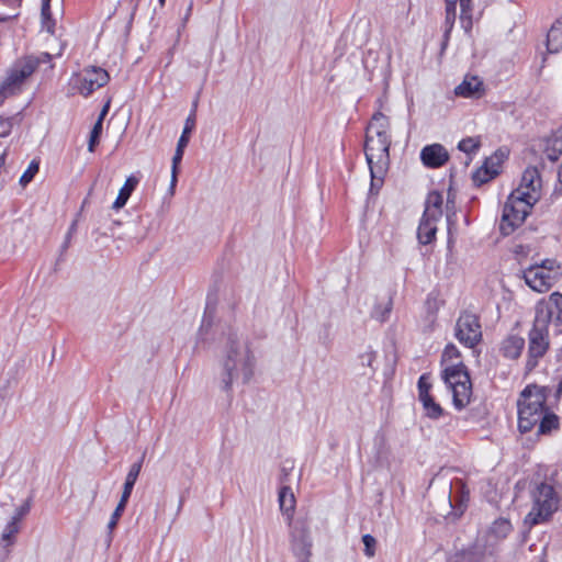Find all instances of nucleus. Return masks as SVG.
<instances>
[{"instance_id":"nucleus-30","label":"nucleus","mask_w":562,"mask_h":562,"mask_svg":"<svg viewBox=\"0 0 562 562\" xmlns=\"http://www.w3.org/2000/svg\"><path fill=\"white\" fill-rule=\"evenodd\" d=\"M480 147H481V137L480 136L463 138L458 144V148L468 155L475 154Z\"/></svg>"},{"instance_id":"nucleus-25","label":"nucleus","mask_w":562,"mask_h":562,"mask_svg":"<svg viewBox=\"0 0 562 562\" xmlns=\"http://www.w3.org/2000/svg\"><path fill=\"white\" fill-rule=\"evenodd\" d=\"M279 505L280 509L286 515H291L295 507V498L292 490L288 486H283L279 492Z\"/></svg>"},{"instance_id":"nucleus-17","label":"nucleus","mask_w":562,"mask_h":562,"mask_svg":"<svg viewBox=\"0 0 562 562\" xmlns=\"http://www.w3.org/2000/svg\"><path fill=\"white\" fill-rule=\"evenodd\" d=\"M485 92L486 88L483 79L470 74L454 88V94L465 99H480Z\"/></svg>"},{"instance_id":"nucleus-22","label":"nucleus","mask_w":562,"mask_h":562,"mask_svg":"<svg viewBox=\"0 0 562 562\" xmlns=\"http://www.w3.org/2000/svg\"><path fill=\"white\" fill-rule=\"evenodd\" d=\"M547 48L549 53L562 49V16L552 24L547 34Z\"/></svg>"},{"instance_id":"nucleus-35","label":"nucleus","mask_w":562,"mask_h":562,"mask_svg":"<svg viewBox=\"0 0 562 562\" xmlns=\"http://www.w3.org/2000/svg\"><path fill=\"white\" fill-rule=\"evenodd\" d=\"M362 542L364 544V554L368 558H373L375 555L376 540L371 535L362 536Z\"/></svg>"},{"instance_id":"nucleus-1","label":"nucleus","mask_w":562,"mask_h":562,"mask_svg":"<svg viewBox=\"0 0 562 562\" xmlns=\"http://www.w3.org/2000/svg\"><path fill=\"white\" fill-rule=\"evenodd\" d=\"M221 351V383L229 391L234 383H247L254 375L256 358L246 338L233 329L224 333Z\"/></svg>"},{"instance_id":"nucleus-49","label":"nucleus","mask_w":562,"mask_h":562,"mask_svg":"<svg viewBox=\"0 0 562 562\" xmlns=\"http://www.w3.org/2000/svg\"><path fill=\"white\" fill-rule=\"evenodd\" d=\"M161 5H164L165 0H158Z\"/></svg>"},{"instance_id":"nucleus-31","label":"nucleus","mask_w":562,"mask_h":562,"mask_svg":"<svg viewBox=\"0 0 562 562\" xmlns=\"http://www.w3.org/2000/svg\"><path fill=\"white\" fill-rule=\"evenodd\" d=\"M127 502H123L120 499L119 504L116 505L114 512L111 515L110 521L108 522V530L110 533L116 528L120 518L122 517Z\"/></svg>"},{"instance_id":"nucleus-47","label":"nucleus","mask_w":562,"mask_h":562,"mask_svg":"<svg viewBox=\"0 0 562 562\" xmlns=\"http://www.w3.org/2000/svg\"><path fill=\"white\" fill-rule=\"evenodd\" d=\"M70 239H68V234L66 235L65 241H64V249H66L69 246Z\"/></svg>"},{"instance_id":"nucleus-27","label":"nucleus","mask_w":562,"mask_h":562,"mask_svg":"<svg viewBox=\"0 0 562 562\" xmlns=\"http://www.w3.org/2000/svg\"><path fill=\"white\" fill-rule=\"evenodd\" d=\"M419 401L423 404V408L427 417L438 419L442 415L443 411L441 406L434 400L431 395H424V397H420Z\"/></svg>"},{"instance_id":"nucleus-39","label":"nucleus","mask_w":562,"mask_h":562,"mask_svg":"<svg viewBox=\"0 0 562 562\" xmlns=\"http://www.w3.org/2000/svg\"><path fill=\"white\" fill-rule=\"evenodd\" d=\"M431 384L426 374H423L418 380V398L424 397V395H430Z\"/></svg>"},{"instance_id":"nucleus-34","label":"nucleus","mask_w":562,"mask_h":562,"mask_svg":"<svg viewBox=\"0 0 562 562\" xmlns=\"http://www.w3.org/2000/svg\"><path fill=\"white\" fill-rule=\"evenodd\" d=\"M102 123L100 121H97L93 125V128L90 133V139L88 144V150L90 153L94 151L95 145L99 143V137L102 133Z\"/></svg>"},{"instance_id":"nucleus-20","label":"nucleus","mask_w":562,"mask_h":562,"mask_svg":"<svg viewBox=\"0 0 562 562\" xmlns=\"http://www.w3.org/2000/svg\"><path fill=\"white\" fill-rule=\"evenodd\" d=\"M525 348V339L518 335H509L504 338L499 346V352L507 359H517Z\"/></svg>"},{"instance_id":"nucleus-3","label":"nucleus","mask_w":562,"mask_h":562,"mask_svg":"<svg viewBox=\"0 0 562 562\" xmlns=\"http://www.w3.org/2000/svg\"><path fill=\"white\" fill-rule=\"evenodd\" d=\"M548 389L537 384L527 385L517 400L518 428L530 431L538 425V434H548L557 429L559 420L547 405Z\"/></svg>"},{"instance_id":"nucleus-15","label":"nucleus","mask_w":562,"mask_h":562,"mask_svg":"<svg viewBox=\"0 0 562 562\" xmlns=\"http://www.w3.org/2000/svg\"><path fill=\"white\" fill-rule=\"evenodd\" d=\"M32 72H8L0 79V106L5 99L22 92Z\"/></svg>"},{"instance_id":"nucleus-40","label":"nucleus","mask_w":562,"mask_h":562,"mask_svg":"<svg viewBox=\"0 0 562 562\" xmlns=\"http://www.w3.org/2000/svg\"><path fill=\"white\" fill-rule=\"evenodd\" d=\"M136 481H137L136 479L130 477L126 475L124 486H123V492L121 495V499L123 502H128V498L132 494V491H133V487H134Z\"/></svg>"},{"instance_id":"nucleus-32","label":"nucleus","mask_w":562,"mask_h":562,"mask_svg":"<svg viewBox=\"0 0 562 562\" xmlns=\"http://www.w3.org/2000/svg\"><path fill=\"white\" fill-rule=\"evenodd\" d=\"M40 164L36 160H32L27 167V169L23 172V175L20 178V184L22 187H25L29 184L35 175L38 172Z\"/></svg>"},{"instance_id":"nucleus-28","label":"nucleus","mask_w":562,"mask_h":562,"mask_svg":"<svg viewBox=\"0 0 562 562\" xmlns=\"http://www.w3.org/2000/svg\"><path fill=\"white\" fill-rule=\"evenodd\" d=\"M20 531V526L16 521L10 520L2 530L1 542L3 547H10L14 543L15 536Z\"/></svg>"},{"instance_id":"nucleus-5","label":"nucleus","mask_w":562,"mask_h":562,"mask_svg":"<svg viewBox=\"0 0 562 562\" xmlns=\"http://www.w3.org/2000/svg\"><path fill=\"white\" fill-rule=\"evenodd\" d=\"M443 379L452 392L453 405L462 409L470 403L472 385L470 376L462 362H452L446 366Z\"/></svg>"},{"instance_id":"nucleus-48","label":"nucleus","mask_w":562,"mask_h":562,"mask_svg":"<svg viewBox=\"0 0 562 562\" xmlns=\"http://www.w3.org/2000/svg\"><path fill=\"white\" fill-rule=\"evenodd\" d=\"M4 160H5V154H2L0 156V167H2L4 165Z\"/></svg>"},{"instance_id":"nucleus-41","label":"nucleus","mask_w":562,"mask_h":562,"mask_svg":"<svg viewBox=\"0 0 562 562\" xmlns=\"http://www.w3.org/2000/svg\"><path fill=\"white\" fill-rule=\"evenodd\" d=\"M142 463H143V459H140L139 461L133 463L128 470V473H127V476L130 477H134L137 480L139 473H140V470H142Z\"/></svg>"},{"instance_id":"nucleus-43","label":"nucleus","mask_w":562,"mask_h":562,"mask_svg":"<svg viewBox=\"0 0 562 562\" xmlns=\"http://www.w3.org/2000/svg\"><path fill=\"white\" fill-rule=\"evenodd\" d=\"M109 103H106L103 109L101 110L100 114H99V117L97 121H100L102 124H103V120L105 117V115L108 114V111H109Z\"/></svg>"},{"instance_id":"nucleus-9","label":"nucleus","mask_w":562,"mask_h":562,"mask_svg":"<svg viewBox=\"0 0 562 562\" xmlns=\"http://www.w3.org/2000/svg\"><path fill=\"white\" fill-rule=\"evenodd\" d=\"M547 315V311L541 310L540 316H535L532 328L529 331L527 371L533 370L538 364V360L549 349V326L546 324Z\"/></svg>"},{"instance_id":"nucleus-38","label":"nucleus","mask_w":562,"mask_h":562,"mask_svg":"<svg viewBox=\"0 0 562 562\" xmlns=\"http://www.w3.org/2000/svg\"><path fill=\"white\" fill-rule=\"evenodd\" d=\"M31 509V499H26L20 507H18L12 516V520L18 524L23 519L24 516L29 514Z\"/></svg>"},{"instance_id":"nucleus-21","label":"nucleus","mask_w":562,"mask_h":562,"mask_svg":"<svg viewBox=\"0 0 562 562\" xmlns=\"http://www.w3.org/2000/svg\"><path fill=\"white\" fill-rule=\"evenodd\" d=\"M512 524L508 519L498 518L496 519L487 531V542L494 544L505 539L512 532Z\"/></svg>"},{"instance_id":"nucleus-24","label":"nucleus","mask_w":562,"mask_h":562,"mask_svg":"<svg viewBox=\"0 0 562 562\" xmlns=\"http://www.w3.org/2000/svg\"><path fill=\"white\" fill-rule=\"evenodd\" d=\"M184 138L182 140H178L177 148L175 155L172 157V166H171V179H170V193L173 194L175 188L178 181V171L179 165L182 160L184 153Z\"/></svg>"},{"instance_id":"nucleus-10","label":"nucleus","mask_w":562,"mask_h":562,"mask_svg":"<svg viewBox=\"0 0 562 562\" xmlns=\"http://www.w3.org/2000/svg\"><path fill=\"white\" fill-rule=\"evenodd\" d=\"M109 80V72H74L68 80L69 92L88 97L95 89L105 86Z\"/></svg>"},{"instance_id":"nucleus-19","label":"nucleus","mask_w":562,"mask_h":562,"mask_svg":"<svg viewBox=\"0 0 562 562\" xmlns=\"http://www.w3.org/2000/svg\"><path fill=\"white\" fill-rule=\"evenodd\" d=\"M420 158L425 166L438 168L447 162L449 155L442 145L432 144L422 149Z\"/></svg>"},{"instance_id":"nucleus-26","label":"nucleus","mask_w":562,"mask_h":562,"mask_svg":"<svg viewBox=\"0 0 562 562\" xmlns=\"http://www.w3.org/2000/svg\"><path fill=\"white\" fill-rule=\"evenodd\" d=\"M50 64V55L47 53H41L38 56L26 57V65L24 70H36L38 68H53Z\"/></svg>"},{"instance_id":"nucleus-42","label":"nucleus","mask_w":562,"mask_h":562,"mask_svg":"<svg viewBox=\"0 0 562 562\" xmlns=\"http://www.w3.org/2000/svg\"><path fill=\"white\" fill-rule=\"evenodd\" d=\"M211 327V323L206 319V317H204L203 322H202V325H201V328H200V336L203 338V339H206V334H207V330L209 328Z\"/></svg>"},{"instance_id":"nucleus-16","label":"nucleus","mask_w":562,"mask_h":562,"mask_svg":"<svg viewBox=\"0 0 562 562\" xmlns=\"http://www.w3.org/2000/svg\"><path fill=\"white\" fill-rule=\"evenodd\" d=\"M446 2V21L453 24L457 18V4L460 5V19L464 29L472 26V0H445Z\"/></svg>"},{"instance_id":"nucleus-36","label":"nucleus","mask_w":562,"mask_h":562,"mask_svg":"<svg viewBox=\"0 0 562 562\" xmlns=\"http://www.w3.org/2000/svg\"><path fill=\"white\" fill-rule=\"evenodd\" d=\"M49 1L50 0H43L42 18H43L44 27L47 30V32L53 33V24L50 23Z\"/></svg>"},{"instance_id":"nucleus-44","label":"nucleus","mask_w":562,"mask_h":562,"mask_svg":"<svg viewBox=\"0 0 562 562\" xmlns=\"http://www.w3.org/2000/svg\"><path fill=\"white\" fill-rule=\"evenodd\" d=\"M390 311H391V303L389 302V303L386 304L385 311H384L381 315H379V316L376 315V317H378L379 319H381V321H384V319H385L386 314H389V312H390Z\"/></svg>"},{"instance_id":"nucleus-7","label":"nucleus","mask_w":562,"mask_h":562,"mask_svg":"<svg viewBox=\"0 0 562 562\" xmlns=\"http://www.w3.org/2000/svg\"><path fill=\"white\" fill-rule=\"evenodd\" d=\"M519 194V192H512L504 204L499 225L503 235H510L522 225L535 205Z\"/></svg>"},{"instance_id":"nucleus-2","label":"nucleus","mask_w":562,"mask_h":562,"mask_svg":"<svg viewBox=\"0 0 562 562\" xmlns=\"http://www.w3.org/2000/svg\"><path fill=\"white\" fill-rule=\"evenodd\" d=\"M390 122L378 112L367 127L364 153L371 173V192H378L389 168L390 155Z\"/></svg>"},{"instance_id":"nucleus-12","label":"nucleus","mask_w":562,"mask_h":562,"mask_svg":"<svg viewBox=\"0 0 562 562\" xmlns=\"http://www.w3.org/2000/svg\"><path fill=\"white\" fill-rule=\"evenodd\" d=\"M291 549L297 562H310L312 555V539L305 521L295 522L291 532Z\"/></svg>"},{"instance_id":"nucleus-37","label":"nucleus","mask_w":562,"mask_h":562,"mask_svg":"<svg viewBox=\"0 0 562 562\" xmlns=\"http://www.w3.org/2000/svg\"><path fill=\"white\" fill-rule=\"evenodd\" d=\"M194 126H195L194 114H191L187 119L184 128H183L182 134H181V136L179 138V140H182L184 138V147H187V145L189 143L190 133L192 132Z\"/></svg>"},{"instance_id":"nucleus-8","label":"nucleus","mask_w":562,"mask_h":562,"mask_svg":"<svg viewBox=\"0 0 562 562\" xmlns=\"http://www.w3.org/2000/svg\"><path fill=\"white\" fill-rule=\"evenodd\" d=\"M442 204L443 196L441 193L437 191L428 193L425 211L417 229V237L420 244L427 245L435 239L437 223L442 216Z\"/></svg>"},{"instance_id":"nucleus-11","label":"nucleus","mask_w":562,"mask_h":562,"mask_svg":"<svg viewBox=\"0 0 562 562\" xmlns=\"http://www.w3.org/2000/svg\"><path fill=\"white\" fill-rule=\"evenodd\" d=\"M456 337L465 347H474L482 338L479 318L470 313L462 314L456 324Z\"/></svg>"},{"instance_id":"nucleus-4","label":"nucleus","mask_w":562,"mask_h":562,"mask_svg":"<svg viewBox=\"0 0 562 562\" xmlns=\"http://www.w3.org/2000/svg\"><path fill=\"white\" fill-rule=\"evenodd\" d=\"M562 276L561 265L554 259H544L524 270L526 284L539 293L548 292Z\"/></svg>"},{"instance_id":"nucleus-29","label":"nucleus","mask_w":562,"mask_h":562,"mask_svg":"<svg viewBox=\"0 0 562 562\" xmlns=\"http://www.w3.org/2000/svg\"><path fill=\"white\" fill-rule=\"evenodd\" d=\"M546 153L550 160H557L559 158L562 153V135H554L549 139Z\"/></svg>"},{"instance_id":"nucleus-46","label":"nucleus","mask_w":562,"mask_h":562,"mask_svg":"<svg viewBox=\"0 0 562 562\" xmlns=\"http://www.w3.org/2000/svg\"><path fill=\"white\" fill-rule=\"evenodd\" d=\"M447 222H448V231L450 232V229H451V214L449 212L447 213Z\"/></svg>"},{"instance_id":"nucleus-13","label":"nucleus","mask_w":562,"mask_h":562,"mask_svg":"<svg viewBox=\"0 0 562 562\" xmlns=\"http://www.w3.org/2000/svg\"><path fill=\"white\" fill-rule=\"evenodd\" d=\"M547 311L548 317L546 324L552 323L555 334H562V294L553 292L547 300H541L536 305V316H540V311Z\"/></svg>"},{"instance_id":"nucleus-33","label":"nucleus","mask_w":562,"mask_h":562,"mask_svg":"<svg viewBox=\"0 0 562 562\" xmlns=\"http://www.w3.org/2000/svg\"><path fill=\"white\" fill-rule=\"evenodd\" d=\"M442 362L446 366L451 364L452 362H461L460 360V351L453 345H448L442 353Z\"/></svg>"},{"instance_id":"nucleus-23","label":"nucleus","mask_w":562,"mask_h":562,"mask_svg":"<svg viewBox=\"0 0 562 562\" xmlns=\"http://www.w3.org/2000/svg\"><path fill=\"white\" fill-rule=\"evenodd\" d=\"M137 184H138V179L134 176H130L126 179L124 186L120 189L117 198L114 201L112 207L114 210L122 209L126 204L127 200L130 199L132 192L135 190Z\"/></svg>"},{"instance_id":"nucleus-45","label":"nucleus","mask_w":562,"mask_h":562,"mask_svg":"<svg viewBox=\"0 0 562 562\" xmlns=\"http://www.w3.org/2000/svg\"><path fill=\"white\" fill-rule=\"evenodd\" d=\"M76 226H77V224H76V222H74V223L71 224V226L69 227V231H68V233H67V234H68V239H71V236H72V234H74V233H75V231H76Z\"/></svg>"},{"instance_id":"nucleus-14","label":"nucleus","mask_w":562,"mask_h":562,"mask_svg":"<svg viewBox=\"0 0 562 562\" xmlns=\"http://www.w3.org/2000/svg\"><path fill=\"white\" fill-rule=\"evenodd\" d=\"M541 178L539 171L535 167H528L522 176L517 189L513 192H519L522 198L531 203H537L540 199Z\"/></svg>"},{"instance_id":"nucleus-6","label":"nucleus","mask_w":562,"mask_h":562,"mask_svg":"<svg viewBox=\"0 0 562 562\" xmlns=\"http://www.w3.org/2000/svg\"><path fill=\"white\" fill-rule=\"evenodd\" d=\"M532 507L525 518V522L535 526L547 521L558 509L559 497L554 488L546 483L537 486L532 493Z\"/></svg>"},{"instance_id":"nucleus-18","label":"nucleus","mask_w":562,"mask_h":562,"mask_svg":"<svg viewBox=\"0 0 562 562\" xmlns=\"http://www.w3.org/2000/svg\"><path fill=\"white\" fill-rule=\"evenodd\" d=\"M505 158L503 151H496L494 155L488 157L484 165L475 171L473 180L479 183L487 182L498 175L501 165Z\"/></svg>"}]
</instances>
